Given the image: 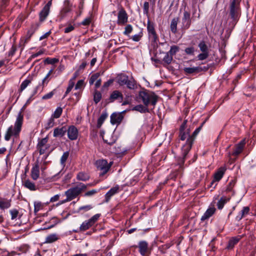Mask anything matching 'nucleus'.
Wrapping results in <instances>:
<instances>
[{
    "mask_svg": "<svg viewBox=\"0 0 256 256\" xmlns=\"http://www.w3.org/2000/svg\"><path fill=\"white\" fill-rule=\"evenodd\" d=\"M187 120H184L180 128L179 138L181 141L186 142L182 144V156L178 160V165L180 168H182V166L184 162L185 159L190 150L194 142V138L190 135V130L186 128Z\"/></svg>",
    "mask_w": 256,
    "mask_h": 256,
    "instance_id": "obj_1",
    "label": "nucleus"
},
{
    "mask_svg": "<svg viewBox=\"0 0 256 256\" xmlns=\"http://www.w3.org/2000/svg\"><path fill=\"white\" fill-rule=\"evenodd\" d=\"M24 116L21 110L18 114L14 125L10 126L7 130L4 136V140L9 141L12 136L17 138L22 130L23 124Z\"/></svg>",
    "mask_w": 256,
    "mask_h": 256,
    "instance_id": "obj_2",
    "label": "nucleus"
},
{
    "mask_svg": "<svg viewBox=\"0 0 256 256\" xmlns=\"http://www.w3.org/2000/svg\"><path fill=\"white\" fill-rule=\"evenodd\" d=\"M138 100L139 102H142L145 106H154L158 100V96L154 92L144 90L139 92Z\"/></svg>",
    "mask_w": 256,
    "mask_h": 256,
    "instance_id": "obj_3",
    "label": "nucleus"
},
{
    "mask_svg": "<svg viewBox=\"0 0 256 256\" xmlns=\"http://www.w3.org/2000/svg\"><path fill=\"white\" fill-rule=\"evenodd\" d=\"M116 81L120 86L126 85V87L130 90H134L137 88L136 81L133 78H128V76L126 74H118L116 78Z\"/></svg>",
    "mask_w": 256,
    "mask_h": 256,
    "instance_id": "obj_4",
    "label": "nucleus"
},
{
    "mask_svg": "<svg viewBox=\"0 0 256 256\" xmlns=\"http://www.w3.org/2000/svg\"><path fill=\"white\" fill-rule=\"evenodd\" d=\"M240 4L236 0H232L230 6V16L232 19L231 25L234 28L240 16Z\"/></svg>",
    "mask_w": 256,
    "mask_h": 256,
    "instance_id": "obj_5",
    "label": "nucleus"
},
{
    "mask_svg": "<svg viewBox=\"0 0 256 256\" xmlns=\"http://www.w3.org/2000/svg\"><path fill=\"white\" fill-rule=\"evenodd\" d=\"M246 144V140L243 139L234 146L232 152H228V162L230 164L234 163L238 155L242 152Z\"/></svg>",
    "mask_w": 256,
    "mask_h": 256,
    "instance_id": "obj_6",
    "label": "nucleus"
},
{
    "mask_svg": "<svg viewBox=\"0 0 256 256\" xmlns=\"http://www.w3.org/2000/svg\"><path fill=\"white\" fill-rule=\"evenodd\" d=\"M86 189V184L82 182H78L76 186L65 192V195L68 198V200H72L76 198L82 192Z\"/></svg>",
    "mask_w": 256,
    "mask_h": 256,
    "instance_id": "obj_7",
    "label": "nucleus"
},
{
    "mask_svg": "<svg viewBox=\"0 0 256 256\" xmlns=\"http://www.w3.org/2000/svg\"><path fill=\"white\" fill-rule=\"evenodd\" d=\"M112 162L108 163L106 160H99L96 161V165L98 170L100 171V176H104L110 170Z\"/></svg>",
    "mask_w": 256,
    "mask_h": 256,
    "instance_id": "obj_8",
    "label": "nucleus"
},
{
    "mask_svg": "<svg viewBox=\"0 0 256 256\" xmlns=\"http://www.w3.org/2000/svg\"><path fill=\"white\" fill-rule=\"evenodd\" d=\"M100 214H97L92 216L90 218L84 221L80 227V231H85L92 226L99 219Z\"/></svg>",
    "mask_w": 256,
    "mask_h": 256,
    "instance_id": "obj_9",
    "label": "nucleus"
},
{
    "mask_svg": "<svg viewBox=\"0 0 256 256\" xmlns=\"http://www.w3.org/2000/svg\"><path fill=\"white\" fill-rule=\"evenodd\" d=\"M191 24L190 14V12L184 10L182 18V28L184 30H188L190 27Z\"/></svg>",
    "mask_w": 256,
    "mask_h": 256,
    "instance_id": "obj_10",
    "label": "nucleus"
},
{
    "mask_svg": "<svg viewBox=\"0 0 256 256\" xmlns=\"http://www.w3.org/2000/svg\"><path fill=\"white\" fill-rule=\"evenodd\" d=\"M52 4V0L49 1L42 8V10L39 14L40 21L44 22L50 13V8Z\"/></svg>",
    "mask_w": 256,
    "mask_h": 256,
    "instance_id": "obj_11",
    "label": "nucleus"
},
{
    "mask_svg": "<svg viewBox=\"0 0 256 256\" xmlns=\"http://www.w3.org/2000/svg\"><path fill=\"white\" fill-rule=\"evenodd\" d=\"M48 142V137L42 138L38 144V148L40 154H44L50 146L46 144Z\"/></svg>",
    "mask_w": 256,
    "mask_h": 256,
    "instance_id": "obj_12",
    "label": "nucleus"
},
{
    "mask_svg": "<svg viewBox=\"0 0 256 256\" xmlns=\"http://www.w3.org/2000/svg\"><path fill=\"white\" fill-rule=\"evenodd\" d=\"M68 136L72 140H76L78 137V132L77 128L74 126H70L67 129Z\"/></svg>",
    "mask_w": 256,
    "mask_h": 256,
    "instance_id": "obj_13",
    "label": "nucleus"
},
{
    "mask_svg": "<svg viewBox=\"0 0 256 256\" xmlns=\"http://www.w3.org/2000/svg\"><path fill=\"white\" fill-rule=\"evenodd\" d=\"M138 252L140 254L144 256L149 252L148 243L145 240H141L138 244Z\"/></svg>",
    "mask_w": 256,
    "mask_h": 256,
    "instance_id": "obj_14",
    "label": "nucleus"
},
{
    "mask_svg": "<svg viewBox=\"0 0 256 256\" xmlns=\"http://www.w3.org/2000/svg\"><path fill=\"white\" fill-rule=\"evenodd\" d=\"M123 98L124 96L122 93L119 90H115L112 92L108 100L110 102H113L116 100H119V102H122Z\"/></svg>",
    "mask_w": 256,
    "mask_h": 256,
    "instance_id": "obj_15",
    "label": "nucleus"
},
{
    "mask_svg": "<svg viewBox=\"0 0 256 256\" xmlns=\"http://www.w3.org/2000/svg\"><path fill=\"white\" fill-rule=\"evenodd\" d=\"M30 176L32 180H36L40 176V166L38 162H36L33 165L31 172Z\"/></svg>",
    "mask_w": 256,
    "mask_h": 256,
    "instance_id": "obj_16",
    "label": "nucleus"
},
{
    "mask_svg": "<svg viewBox=\"0 0 256 256\" xmlns=\"http://www.w3.org/2000/svg\"><path fill=\"white\" fill-rule=\"evenodd\" d=\"M128 16L124 10H122L119 11L118 16V24L124 25L128 22Z\"/></svg>",
    "mask_w": 256,
    "mask_h": 256,
    "instance_id": "obj_17",
    "label": "nucleus"
},
{
    "mask_svg": "<svg viewBox=\"0 0 256 256\" xmlns=\"http://www.w3.org/2000/svg\"><path fill=\"white\" fill-rule=\"evenodd\" d=\"M120 190V186L116 185L114 187L111 188L105 194V202H108L112 196L115 194H118Z\"/></svg>",
    "mask_w": 256,
    "mask_h": 256,
    "instance_id": "obj_18",
    "label": "nucleus"
},
{
    "mask_svg": "<svg viewBox=\"0 0 256 256\" xmlns=\"http://www.w3.org/2000/svg\"><path fill=\"white\" fill-rule=\"evenodd\" d=\"M67 131V128L66 126H62V128H57L54 129L53 136L54 137H62L65 135Z\"/></svg>",
    "mask_w": 256,
    "mask_h": 256,
    "instance_id": "obj_19",
    "label": "nucleus"
},
{
    "mask_svg": "<svg viewBox=\"0 0 256 256\" xmlns=\"http://www.w3.org/2000/svg\"><path fill=\"white\" fill-rule=\"evenodd\" d=\"M123 119V116L120 113H114L110 116V121L112 124H120Z\"/></svg>",
    "mask_w": 256,
    "mask_h": 256,
    "instance_id": "obj_20",
    "label": "nucleus"
},
{
    "mask_svg": "<svg viewBox=\"0 0 256 256\" xmlns=\"http://www.w3.org/2000/svg\"><path fill=\"white\" fill-rule=\"evenodd\" d=\"M226 170L225 167L220 168L214 174V178L215 180L219 182L223 177Z\"/></svg>",
    "mask_w": 256,
    "mask_h": 256,
    "instance_id": "obj_21",
    "label": "nucleus"
},
{
    "mask_svg": "<svg viewBox=\"0 0 256 256\" xmlns=\"http://www.w3.org/2000/svg\"><path fill=\"white\" fill-rule=\"evenodd\" d=\"M71 10V8L68 4H65L64 6L61 10L60 12V17L61 19H63L66 18L68 14Z\"/></svg>",
    "mask_w": 256,
    "mask_h": 256,
    "instance_id": "obj_22",
    "label": "nucleus"
},
{
    "mask_svg": "<svg viewBox=\"0 0 256 256\" xmlns=\"http://www.w3.org/2000/svg\"><path fill=\"white\" fill-rule=\"evenodd\" d=\"M183 70L186 74H190L200 72L202 71V67L196 66L192 68H184Z\"/></svg>",
    "mask_w": 256,
    "mask_h": 256,
    "instance_id": "obj_23",
    "label": "nucleus"
},
{
    "mask_svg": "<svg viewBox=\"0 0 256 256\" xmlns=\"http://www.w3.org/2000/svg\"><path fill=\"white\" fill-rule=\"evenodd\" d=\"M216 208L214 207L208 208L202 216L201 220H204L212 216L215 212Z\"/></svg>",
    "mask_w": 256,
    "mask_h": 256,
    "instance_id": "obj_24",
    "label": "nucleus"
},
{
    "mask_svg": "<svg viewBox=\"0 0 256 256\" xmlns=\"http://www.w3.org/2000/svg\"><path fill=\"white\" fill-rule=\"evenodd\" d=\"M250 212V208L248 206H244L242 210L239 212L236 216V220L238 221L240 220L244 217L246 216Z\"/></svg>",
    "mask_w": 256,
    "mask_h": 256,
    "instance_id": "obj_25",
    "label": "nucleus"
},
{
    "mask_svg": "<svg viewBox=\"0 0 256 256\" xmlns=\"http://www.w3.org/2000/svg\"><path fill=\"white\" fill-rule=\"evenodd\" d=\"M33 80V76L29 75L27 78L22 82L20 86V92H22Z\"/></svg>",
    "mask_w": 256,
    "mask_h": 256,
    "instance_id": "obj_26",
    "label": "nucleus"
},
{
    "mask_svg": "<svg viewBox=\"0 0 256 256\" xmlns=\"http://www.w3.org/2000/svg\"><path fill=\"white\" fill-rule=\"evenodd\" d=\"M241 238V236H238L236 237H233L228 242V244L226 246L228 249H232L234 246L240 241Z\"/></svg>",
    "mask_w": 256,
    "mask_h": 256,
    "instance_id": "obj_27",
    "label": "nucleus"
},
{
    "mask_svg": "<svg viewBox=\"0 0 256 256\" xmlns=\"http://www.w3.org/2000/svg\"><path fill=\"white\" fill-rule=\"evenodd\" d=\"M178 18H174L170 22V28L172 32L175 34L177 32V24L178 22Z\"/></svg>",
    "mask_w": 256,
    "mask_h": 256,
    "instance_id": "obj_28",
    "label": "nucleus"
},
{
    "mask_svg": "<svg viewBox=\"0 0 256 256\" xmlns=\"http://www.w3.org/2000/svg\"><path fill=\"white\" fill-rule=\"evenodd\" d=\"M148 106H145L144 104H138L134 106L132 108V110H136L139 112L141 113H145L148 112Z\"/></svg>",
    "mask_w": 256,
    "mask_h": 256,
    "instance_id": "obj_29",
    "label": "nucleus"
},
{
    "mask_svg": "<svg viewBox=\"0 0 256 256\" xmlns=\"http://www.w3.org/2000/svg\"><path fill=\"white\" fill-rule=\"evenodd\" d=\"M10 200L6 199H0V208L2 210L7 209L10 206Z\"/></svg>",
    "mask_w": 256,
    "mask_h": 256,
    "instance_id": "obj_30",
    "label": "nucleus"
},
{
    "mask_svg": "<svg viewBox=\"0 0 256 256\" xmlns=\"http://www.w3.org/2000/svg\"><path fill=\"white\" fill-rule=\"evenodd\" d=\"M55 124L54 119L52 116L48 118L44 124L46 130H48L52 128Z\"/></svg>",
    "mask_w": 256,
    "mask_h": 256,
    "instance_id": "obj_31",
    "label": "nucleus"
},
{
    "mask_svg": "<svg viewBox=\"0 0 256 256\" xmlns=\"http://www.w3.org/2000/svg\"><path fill=\"white\" fill-rule=\"evenodd\" d=\"M34 33V31L32 29L28 30V31L27 32V34L26 35L25 37L21 39L20 43L22 44V43L24 42V44H25L26 43L30 40V38L32 37V36Z\"/></svg>",
    "mask_w": 256,
    "mask_h": 256,
    "instance_id": "obj_32",
    "label": "nucleus"
},
{
    "mask_svg": "<svg viewBox=\"0 0 256 256\" xmlns=\"http://www.w3.org/2000/svg\"><path fill=\"white\" fill-rule=\"evenodd\" d=\"M23 184L26 188L30 190H36V186L35 184L29 180H26L24 182Z\"/></svg>",
    "mask_w": 256,
    "mask_h": 256,
    "instance_id": "obj_33",
    "label": "nucleus"
},
{
    "mask_svg": "<svg viewBox=\"0 0 256 256\" xmlns=\"http://www.w3.org/2000/svg\"><path fill=\"white\" fill-rule=\"evenodd\" d=\"M76 178L79 180L86 182L90 179V176L85 172H80L77 174Z\"/></svg>",
    "mask_w": 256,
    "mask_h": 256,
    "instance_id": "obj_34",
    "label": "nucleus"
},
{
    "mask_svg": "<svg viewBox=\"0 0 256 256\" xmlns=\"http://www.w3.org/2000/svg\"><path fill=\"white\" fill-rule=\"evenodd\" d=\"M58 239V235L56 234H50L46 238V243H52Z\"/></svg>",
    "mask_w": 256,
    "mask_h": 256,
    "instance_id": "obj_35",
    "label": "nucleus"
},
{
    "mask_svg": "<svg viewBox=\"0 0 256 256\" xmlns=\"http://www.w3.org/2000/svg\"><path fill=\"white\" fill-rule=\"evenodd\" d=\"M148 34V38L151 41L152 43L154 45L157 44L159 40L156 32Z\"/></svg>",
    "mask_w": 256,
    "mask_h": 256,
    "instance_id": "obj_36",
    "label": "nucleus"
},
{
    "mask_svg": "<svg viewBox=\"0 0 256 256\" xmlns=\"http://www.w3.org/2000/svg\"><path fill=\"white\" fill-rule=\"evenodd\" d=\"M229 198H228L225 196L222 197L218 202V208L220 210L222 209L225 204L227 202Z\"/></svg>",
    "mask_w": 256,
    "mask_h": 256,
    "instance_id": "obj_37",
    "label": "nucleus"
},
{
    "mask_svg": "<svg viewBox=\"0 0 256 256\" xmlns=\"http://www.w3.org/2000/svg\"><path fill=\"white\" fill-rule=\"evenodd\" d=\"M198 46L201 52H209L208 46L204 41H201L198 44Z\"/></svg>",
    "mask_w": 256,
    "mask_h": 256,
    "instance_id": "obj_38",
    "label": "nucleus"
},
{
    "mask_svg": "<svg viewBox=\"0 0 256 256\" xmlns=\"http://www.w3.org/2000/svg\"><path fill=\"white\" fill-rule=\"evenodd\" d=\"M62 112V108L60 107H58L56 108L54 112L52 114V117L54 118H59Z\"/></svg>",
    "mask_w": 256,
    "mask_h": 256,
    "instance_id": "obj_39",
    "label": "nucleus"
},
{
    "mask_svg": "<svg viewBox=\"0 0 256 256\" xmlns=\"http://www.w3.org/2000/svg\"><path fill=\"white\" fill-rule=\"evenodd\" d=\"M147 30L148 34L156 32L154 29V24L153 22H151L149 20L147 23Z\"/></svg>",
    "mask_w": 256,
    "mask_h": 256,
    "instance_id": "obj_40",
    "label": "nucleus"
},
{
    "mask_svg": "<svg viewBox=\"0 0 256 256\" xmlns=\"http://www.w3.org/2000/svg\"><path fill=\"white\" fill-rule=\"evenodd\" d=\"M102 99V94L100 92L95 90L94 92V102L96 104L98 102H100V100Z\"/></svg>",
    "mask_w": 256,
    "mask_h": 256,
    "instance_id": "obj_41",
    "label": "nucleus"
},
{
    "mask_svg": "<svg viewBox=\"0 0 256 256\" xmlns=\"http://www.w3.org/2000/svg\"><path fill=\"white\" fill-rule=\"evenodd\" d=\"M172 60V56L170 55V54L167 52L163 58V61L167 64L171 63Z\"/></svg>",
    "mask_w": 256,
    "mask_h": 256,
    "instance_id": "obj_42",
    "label": "nucleus"
},
{
    "mask_svg": "<svg viewBox=\"0 0 256 256\" xmlns=\"http://www.w3.org/2000/svg\"><path fill=\"white\" fill-rule=\"evenodd\" d=\"M100 76V74L98 72L95 73L91 76L90 80L89 83L90 85H92L94 82L98 79L99 76Z\"/></svg>",
    "mask_w": 256,
    "mask_h": 256,
    "instance_id": "obj_43",
    "label": "nucleus"
},
{
    "mask_svg": "<svg viewBox=\"0 0 256 256\" xmlns=\"http://www.w3.org/2000/svg\"><path fill=\"white\" fill-rule=\"evenodd\" d=\"M149 8L150 4L148 2H145L143 5V13L148 17L149 16Z\"/></svg>",
    "mask_w": 256,
    "mask_h": 256,
    "instance_id": "obj_44",
    "label": "nucleus"
},
{
    "mask_svg": "<svg viewBox=\"0 0 256 256\" xmlns=\"http://www.w3.org/2000/svg\"><path fill=\"white\" fill-rule=\"evenodd\" d=\"M69 156V152H64L62 156L60 158V164L63 166H64L66 164V162L68 160V158Z\"/></svg>",
    "mask_w": 256,
    "mask_h": 256,
    "instance_id": "obj_45",
    "label": "nucleus"
},
{
    "mask_svg": "<svg viewBox=\"0 0 256 256\" xmlns=\"http://www.w3.org/2000/svg\"><path fill=\"white\" fill-rule=\"evenodd\" d=\"M74 86V82L72 80H70L68 82V85L67 88L64 94V98L66 97V95L72 90Z\"/></svg>",
    "mask_w": 256,
    "mask_h": 256,
    "instance_id": "obj_46",
    "label": "nucleus"
},
{
    "mask_svg": "<svg viewBox=\"0 0 256 256\" xmlns=\"http://www.w3.org/2000/svg\"><path fill=\"white\" fill-rule=\"evenodd\" d=\"M52 70H53L52 69L50 70L49 71V72H48V74L44 77V78L42 80V85L43 87L45 86L48 84V82L50 80L49 77H50V75L52 73Z\"/></svg>",
    "mask_w": 256,
    "mask_h": 256,
    "instance_id": "obj_47",
    "label": "nucleus"
},
{
    "mask_svg": "<svg viewBox=\"0 0 256 256\" xmlns=\"http://www.w3.org/2000/svg\"><path fill=\"white\" fill-rule=\"evenodd\" d=\"M106 117H107L106 114H102L100 115V117L98 118V120L97 126H98V128H100L102 124V123L104 122V120H106Z\"/></svg>",
    "mask_w": 256,
    "mask_h": 256,
    "instance_id": "obj_48",
    "label": "nucleus"
},
{
    "mask_svg": "<svg viewBox=\"0 0 256 256\" xmlns=\"http://www.w3.org/2000/svg\"><path fill=\"white\" fill-rule=\"evenodd\" d=\"M58 62V59L56 58H47L44 60V62L45 64H54Z\"/></svg>",
    "mask_w": 256,
    "mask_h": 256,
    "instance_id": "obj_49",
    "label": "nucleus"
},
{
    "mask_svg": "<svg viewBox=\"0 0 256 256\" xmlns=\"http://www.w3.org/2000/svg\"><path fill=\"white\" fill-rule=\"evenodd\" d=\"M142 36L143 33L142 31H140L138 34H134V36H132L131 38L134 42H139L142 37Z\"/></svg>",
    "mask_w": 256,
    "mask_h": 256,
    "instance_id": "obj_50",
    "label": "nucleus"
},
{
    "mask_svg": "<svg viewBox=\"0 0 256 256\" xmlns=\"http://www.w3.org/2000/svg\"><path fill=\"white\" fill-rule=\"evenodd\" d=\"M209 56V52H202L200 54L197 56V58L199 60H206Z\"/></svg>",
    "mask_w": 256,
    "mask_h": 256,
    "instance_id": "obj_51",
    "label": "nucleus"
},
{
    "mask_svg": "<svg viewBox=\"0 0 256 256\" xmlns=\"http://www.w3.org/2000/svg\"><path fill=\"white\" fill-rule=\"evenodd\" d=\"M179 50V47L177 46H172L170 47V50L168 52L170 54V55L172 56L175 54Z\"/></svg>",
    "mask_w": 256,
    "mask_h": 256,
    "instance_id": "obj_52",
    "label": "nucleus"
},
{
    "mask_svg": "<svg viewBox=\"0 0 256 256\" xmlns=\"http://www.w3.org/2000/svg\"><path fill=\"white\" fill-rule=\"evenodd\" d=\"M92 208V206L91 205H86L80 207L78 210V212H80L81 211L83 210L84 212H86Z\"/></svg>",
    "mask_w": 256,
    "mask_h": 256,
    "instance_id": "obj_53",
    "label": "nucleus"
},
{
    "mask_svg": "<svg viewBox=\"0 0 256 256\" xmlns=\"http://www.w3.org/2000/svg\"><path fill=\"white\" fill-rule=\"evenodd\" d=\"M132 31V26L130 24H128L126 26L124 34V35H128Z\"/></svg>",
    "mask_w": 256,
    "mask_h": 256,
    "instance_id": "obj_54",
    "label": "nucleus"
},
{
    "mask_svg": "<svg viewBox=\"0 0 256 256\" xmlns=\"http://www.w3.org/2000/svg\"><path fill=\"white\" fill-rule=\"evenodd\" d=\"M54 94H55V90H54L52 92L44 95L42 97V99L44 100L50 99L54 95Z\"/></svg>",
    "mask_w": 256,
    "mask_h": 256,
    "instance_id": "obj_55",
    "label": "nucleus"
},
{
    "mask_svg": "<svg viewBox=\"0 0 256 256\" xmlns=\"http://www.w3.org/2000/svg\"><path fill=\"white\" fill-rule=\"evenodd\" d=\"M187 54L194 55V48L193 46L186 48L184 50Z\"/></svg>",
    "mask_w": 256,
    "mask_h": 256,
    "instance_id": "obj_56",
    "label": "nucleus"
},
{
    "mask_svg": "<svg viewBox=\"0 0 256 256\" xmlns=\"http://www.w3.org/2000/svg\"><path fill=\"white\" fill-rule=\"evenodd\" d=\"M10 212L11 215L12 220H14L17 218L18 214V212L16 210H12L10 211Z\"/></svg>",
    "mask_w": 256,
    "mask_h": 256,
    "instance_id": "obj_57",
    "label": "nucleus"
},
{
    "mask_svg": "<svg viewBox=\"0 0 256 256\" xmlns=\"http://www.w3.org/2000/svg\"><path fill=\"white\" fill-rule=\"evenodd\" d=\"M204 124V122H203L200 126L198 128H196L195 130L193 132L192 134L191 135V136L194 138H194L196 137V136H197V134L200 132V130L202 128V125Z\"/></svg>",
    "mask_w": 256,
    "mask_h": 256,
    "instance_id": "obj_58",
    "label": "nucleus"
},
{
    "mask_svg": "<svg viewBox=\"0 0 256 256\" xmlns=\"http://www.w3.org/2000/svg\"><path fill=\"white\" fill-rule=\"evenodd\" d=\"M98 192V190H90V191L86 192L84 194V196H91L94 195Z\"/></svg>",
    "mask_w": 256,
    "mask_h": 256,
    "instance_id": "obj_59",
    "label": "nucleus"
},
{
    "mask_svg": "<svg viewBox=\"0 0 256 256\" xmlns=\"http://www.w3.org/2000/svg\"><path fill=\"white\" fill-rule=\"evenodd\" d=\"M44 52V51L43 50H40L38 52H36L35 54H32L30 58H28V60H31L32 58H36L39 56L43 54Z\"/></svg>",
    "mask_w": 256,
    "mask_h": 256,
    "instance_id": "obj_60",
    "label": "nucleus"
},
{
    "mask_svg": "<svg viewBox=\"0 0 256 256\" xmlns=\"http://www.w3.org/2000/svg\"><path fill=\"white\" fill-rule=\"evenodd\" d=\"M84 84V80H79L77 82L76 84L75 90H78V89L81 88L82 87Z\"/></svg>",
    "mask_w": 256,
    "mask_h": 256,
    "instance_id": "obj_61",
    "label": "nucleus"
},
{
    "mask_svg": "<svg viewBox=\"0 0 256 256\" xmlns=\"http://www.w3.org/2000/svg\"><path fill=\"white\" fill-rule=\"evenodd\" d=\"M42 207V204L40 202H34V211L35 212H38L40 210Z\"/></svg>",
    "mask_w": 256,
    "mask_h": 256,
    "instance_id": "obj_62",
    "label": "nucleus"
},
{
    "mask_svg": "<svg viewBox=\"0 0 256 256\" xmlns=\"http://www.w3.org/2000/svg\"><path fill=\"white\" fill-rule=\"evenodd\" d=\"M16 50V46L13 45L12 46V48H11L10 50V51L8 52V56H13Z\"/></svg>",
    "mask_w": 256,
    "mask_h": 256,
    "instance_id": "obj_63",
    "label": "nucleus"
},
{
    "mask_svg": "<svg viewBox=\"0 0 256 256\" xmlns=\"http://www.w3.org/2000/svg\"><path fill=\"white\" fill-rule=\"evenodd\" d=\"M234 185V182L233 180H231L227 186L226 188V192H231Z\"/></svg>",
    "mask_w": 256,
    "mask_h": 256,
    "instance_id": "obj_64",
    "label": "nucleus"
}]
</instances>
